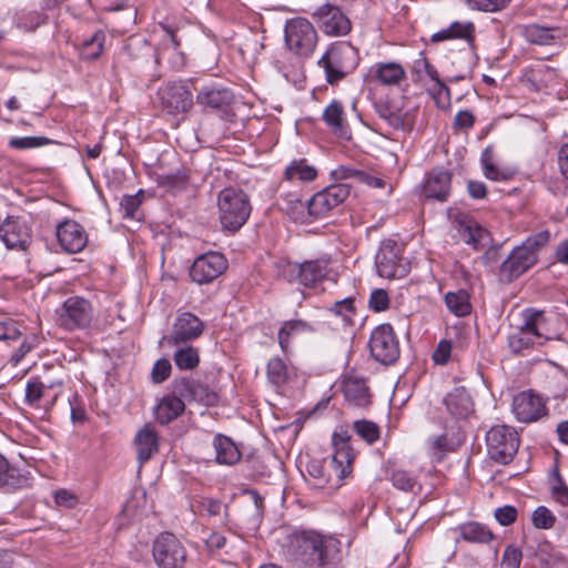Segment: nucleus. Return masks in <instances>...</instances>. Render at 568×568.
<instances>
[{
	"instance_id": "obj_36",
	"label": "nucleus",
	"mask_w": 568,
	"mask_h": 568,
	"mask_svg": "<svg viewBox=\"0 0 568 568\" xmlns=\"http://www.w3.org/2000/svg\"><path fill=\"white\" fill-rule=\"evenodd\" d=\"M313 327L305 321L291 320L282 324L278 329L277 339L280 347L283 352L287 353L290 349L291 342L298 335L307 332H312Z\"/></svg>"
},
{
	"instance_id": "obj_8",
	"label": "nucleus",
	"mask_w": 568,
	"mask_h": 568,
	"mask_svg": "<svg viewBox=\"0 0 568 568\" xmlns=\"http://www.w3.org/2000/svg\"><path fill=\"white\" fill-rule=\"evenodd\" d=\"M58 324L68 329L88 328L93 318L92 306L89 301L79 296H71L57 310Z\"/></svg>"
},
{
	"instance_id": "obj_31",
	"label": "nucleus",
	"mask_w": 568,
	"mask_h": 568,
	"mask_svg": "<svg viewBox=\"0 0 568 568\" xmlns=\"http://www.w3.org/2000/svg\"><path fill=\"white\" fill-rule=\"evenodd\" d=\"M444 403L450 415L463 418L468 416L473 410V403L468 393L463 388H455L444 398Z\"/></svg>"
},
{
	"instance_id": "obj_60",
	"label": "nucleus",
	"mask_w": 568,
	"mask_h": 568,
	"mask_svg": "<svg viewBox=\"0 0 568 568\" xmlns=\"http://www.w3.org/2000/svg\"><path fill=\"white\" fill-rule=\"evenodd\" d=\"M21 332L18 324L11 318H4L0 321V339L1 341H14L19 338Z\"/></svg>"
},
{
	"instance_id": "obj_46",
	"label": "nucleus",
	"mask_w": 568,
	"mask_h": 568,
	"mask_svg": "<svg viewBox=\"0 0 568 568\" xmlns=\"http://www.w3.org/2000/svg\"><path fill=\"white\" fill-rule=\"evenodd\" d=\"M355 433L367 444H373L379 438V427L374 422L359 419L354 423Z\"/></svg>"
},
{
	"instance_id": "obj_21",
	"label": "nucleus",
	"mask_w": 568,
	"mask_h": 568,
	"mask_svg": "<svg viewBox=\"0 0 568 568\" xmlns=\"http://www.w3.org/2000/svg\"><path fill=\"white\" fill-rule=\"evenodd\" d=\"M513 412L521 423H531L547 414L545 403L531 392H521L513 399Z\"/></svg>"
},
{
	"instance_id": "obj_22",
	"label": "nucleus",
	"mask_w": 568,
	"mask_h": 568,
	"mask_svg": "<svg viewBox=\"0 0 568 568\" xmlns=\"http://www.w3.org/2000/svg\"><path fill=\"white\" fill-rule=\"evenodd\" d=\"M351 437L347 433H334L332 444L334 454L332 457V465L339 479L347 477L352 471V464L355 458V453L351 446Z\"/></svg>"
},
{
	"instance_id": "obj_19",
	"label": "nucleus",
	"mask_w": 568,
	"mask_h": 568,
	"mask_svg": "<svg viewBox=\"0 0 568 568\" xmlns=\"http://www.w3.org/2000/svg\"><path fill=\"white\" fill-rule=\"evenodd\" d=\"M313 17L328 36H345L351 31L349 19L336 6L323 4L314 11Z\"/></svg>"
},
{
	"instance_id": "obj_12",
	"label": "nucleus",
	"mask_w": 568,
	"mask_h": 568,
	"mask_svg": "<svg viewBox=\"0 0 568 568\" xmlns=\"http://www.w3.org/2000/svg\"><path fill=\"white\" fill-rule=\"evenodd\" d=\"M349 192L351 187L346 183L329 185L307 201V213L315 219L323 217L343 203L348 197Z\"/></svg>"
},
{
	"instance_id": "obj_32",
	"label": "nucleus",
	"mask_w": 568,
	"mask_h": 568,
	"mask_svg": "<svg viewBox=\"0 0 568 568\" xmlns=\"http://www.w3.org/2000/svg\"><path fill=\"white\" fill-rule=\"evenodd\" d=\"M134 443L140 463L149 460L159 449L158 435L150 426H144L138 432Z\"/></svg>"
},
{
	"instance_id": "obj_18",
	"label": "nucleus",
	"mask_w": 568,
	"mask_h": 568,
	"mask_svg": "<svg viewBox=\"0 0 568 568\" xmlns=\"http://www.w3.org/2000/svg\"><path fill=\"white\" fill-rule=\"evenodd\" d=\"M0 239L9 250L27 251L32 241V235L24 221L8 216L0 223Z\"/></svg>"
},
{
	"instance_id": "obj_55",
	"label": "nucleus",
	"mask_w": 568,
	"mask_h": 568,
	"mask_svg": "<svg viewBox=\"0 0 568 568\" xmlns=\"http://www.w3.org/2000/svg\"><path fill=\"white\" fill-rule=\"evenodd\" d=\"M393 485L404 491L413 490L416 479L406 470H394L392 474Z\"/></svg>"
},
{
	"instance_id": "obj_17",
	"label": "nucleus",
	"mask_w": 568,
	"mask_h": 568,
	"mask_svg": "<svg viewBox=\"0 0 568 568\" xmlns=\"http://www.w3.org/2000/svg\"><path fill=\"white\" fill-rule=\"evenodd\" d=\"M454 225L459 239L475 250L485 248L490 245L489 232L467 214L458 213L454 217Z\"/></svg>"
},
{
	"instance_id": "obj_29",
	"label": "nucleus",
	"mask_w": 568,
	"mask_h": 568,
	"mask_svg": "<svg viewBox=\"0 0 568 568\" xmlns=\"http://www.w3.org/2000/svg\"><path fill=\"white\" fill-rule=\"evenodd\" d=\"M185 409V404L180 395L164 396L156 405L154 414L155 418L162 425L169 424L178 418Z\"/></svg>"
},
{
	"instance_id": "obj_10",
	"label": "nucleus",
	"mask_w": 568,
	"mask_h": 568,
	"mask_svg": "<svg viewBox=\"0 0 568 568\" xmlns=\"http://www.w3.org/2000/svg\"><path fill=\"white\" fill-rule=\"evenodd\" d=\"M402 245L393 240L381 243L375 256V266L379 276L385 278H402L407 274V264L402 257Z\"/></svg>"
},
{
	"instance_id": "obj_61",
	"label": "nucleus",
	"mask_w": 568,
	"mask_h": 568,
	"mask_svg": "<svg viewBox=\"0 0 568 568\" xmlns=\"http://www.w3.org/2000/svg\"><path fill=\"white\" fill-rule=\"evenodd\" d=\"M521 558V550L513 545H508L504 551L501 564L507 568H519Z\"/></svg>"
},
{
	"instance_id": "obj_6",
	"label": "nucleus",
	"mask_w": 568,
	"mask_h": 568,
	"mask_svg": "<svg viewBox=\"0 0 568 568\" xmlns=\"http://www.w3.org/2000/svg\"><path fill=\"white\" fill-rule=\"evenodd\" d=\"M546 318L541 311L527 310L524 325L520 329L508 336V347L515 354L546 341Z\"/></svg>"
},
{
	"instance_id": "obj_27",
	"label": "nucleus",
	"mask_w": 568,
	"mask_h": 568,
	"mask_svg": "<svg viewBox=\"0 0 568 568\" xmlns=\"http://www.w3.org/2000/svg\"><path fill=\"white\" fill-rule=\"evenodd\" d=\"M452 174L443 169L433 170L425 182L424 193L427 199L445 202L450 192Z\"/></svg>"
},
{
	"instance_id": "obj_40",
	"label": "nucleus",
	"mask_w": 568,
	"mask_h": 568,
	"mask_svg": "<svg viewBox=\"0 0 568 568\" xmlns=\"http://www.w3.org/2000/svg\"><path fill=\"white\" fill-rule=\"evenodd\" d=\"M173 359L178 368L193 369L200 363L199 351L197 348L189 345L179 347L173 354Z\"/></svg>"
},
{
	"instance_id": "obj_14",
	"label": "nucleus",
	"mask_w": 568,
	"mask_h": 568,
	"mask_svg": "<svg viewBox=\"0 0 568 568\" xmlns=\"http://www.w3.org/2000/svg\"><path fill=\"white\" fill-rule=\"evenodd\" d=\"M227 268V260L219 252H207L197 256L190 268V277L197 284L216 280Z\"/></svg>"
},
{
	"instance_id": "obj_37",
	"label": "nucleus",
	"mask_w": 568,
	"mask_h": 568,
	"mask_svg": "<svg viewBox=\"0 0 568 568\" xmlns=\"http://www.w3.org/2000/svg\"><path fill=\"white\" fill-rule=\"evenodd\" d=\"M28 477L19 469L11 467L7 459L0 455V483L8 489H18L28 485Z\"/></svg>"
},
{
	"instance_id": "obj_47",
	"label": "nucleus",
	"mask_w": 568,
	"mask_h": 568,
	"mask_svg": "<svg viewBox=\"0 0 568 568\" xmlns=\"http://www.w3.org/2000/svg\"><path fill=\"white\" fill-rule=\"evenodd\" d=\"M375 109L379 118L385 120L393 129H404L405 121L399 111L394 110L387 103H378Z\"/></svg>"
},
{
	"instance_id": "obj_43",
	"label": "nucleus",
	"mask_w": 568,
	"mask_h": 568,
	"mask_svg": "<svg viewBox=\"0 0 568 568\" xmlns=\"http://www.w3.org/2000/svg\"><path fill=\"white\" fill-rule=\"evenodd\" d=\"M143 200V192L139 191L133 195H124L120 202L122 216L124 219L141 221L142 214L140 213V206Z\"/></svg>"
},
{
	"instance_id": "obj_15",
	"label": "nucleus",
	"mask_w": 568,
	"mask_h": 568,
	"mask_svg": "<svg viewBox=\"0 0 568 568\" xmlns=\"http://www.w3.org/2000/svg\"><path fill=\"white\" fill-rule=\"evenodd\" d=\"M326 264L316 260L304 263L285 262L281 266V275L288 282L312 286L325 276Z\"/></svg>"
},
{
	"instance_id": "obj_7",
	"label": "nucleus",
	"mask_w": 568,
	"mask_h": 568,
	"mask_svg": "<svg viewBox=\"0 0 568 568\" xmlns=\"http://www.w3.org/2000/svg\"><path fill=\"white\" fill-rule=\"evenodd\" d=\"M488 454L491 459L500 464H508L519 447L517 432L505 425H497L486 434Z\"/></svg>"
},
{
	"instance_id": "obj_33",
	"label": "nucleus",
	"mask_w": 568,
	"mask_h": 568,
	"mask_svg": "<svg viewBox=\"0 0 568 568\" xmlns=\"http://www.w3.org/2000/svg\"><path fill=\"white\" fill-rule=\"evenodd\" d=\"M373 77L384 85H397L405 79V70L396 62H381L372 68Z\"/></svg>"
},
{
	"instance_id": "obj_38",
	"label": "nucleus",
	"mask_w": 568,
	"mask_h": 568,
	"mask_svg": "<svg viewBox=\"0 0 568 568\" xmlns=\"http://www.w3.org/2000/svg\"><path fill=\"white\" fill-rule=\"evenodd\" d=\"M444 300L447 308L458 317L466 316L471 312L469 294L465 290L448 292Z\"/></svg>"
},
{
	"instance_id": "obj_34",
	"label": "nucleus",
	"mask_w": 568,
	"mask_h": 568,
	"mask_svg": "<svg viewBox=\"0 0 568 568\" xmlns=\"http://www.w3.org/2000/svg\"><path fill=\"white\" fill-rule=\"evenodd\" d=\"M527 556L536 558L541 566L566 565V557L547 540L538 542L535 549L531 548V551L527 550Z\"/></svg>"
},
{
	"instance_id": "obj_48",
	"label": "nucleus",
	"mask_w": 568,
	"mask_h": 568,
	"mask_svg": "<svg viewBox=\"0 0 568 568\" xmlns=\"http://www.w3.org/2000/svg\"><path fill=\"white\" fill-rule=\"evenodd\" d=\"M428 93L433 97L436 105L440 109H448L450 105V89L443 82L437 81L427 88Z\"/></svg>"
},
{
	"instance_id": "obj_56",
	"label": "nucleus",
	"mask_w": 568,
	"mask_h": 568,
	"mask_svg": "<svg viewBox=\"0 0 568 568\" xmlns=\"http://www.w3.org/2000/svg\"><path fill=\"white\" fill-rule=\"evenodd\" d=\"M551 495L557 503L568 506V486L565 485L558 470L555 471V480L551 485Z\"/></svg>"
},
{
	"instance_id": "obj_35",
	"label": "nucleus",
	"mask_w": 568,
	"mask_h": 568,
	"mask_svg": "<svg viewBox=\"0 0 568 568\" xmlns=\"http://www.w3.org/2000/svg\"><path fill=\"white\" fill-rule=\"evenodd\" d=\"M463 540L474 544H488L494 539L493 531L484 524L468 521L455 528Z\"/></svg>"
},
{
	"instance_id": "obj_13",
	"label": "nucleus",
	"mask_w": 568,
	"mask_h": 568,
	"mask_svg": "<svg viewBox=\"0 0 568 568\" xmlns=\"http://www.w3.org/2000/svg\"><path fill=\"white\" fill-rule=\"evenodd\" d=\"M203 331L204 323L194 314L184 312L176 317L171 334L163 336L160 344L168 346L186 344L200 337Z\"/></svg>"
},
{
	"instance_id": "obj_5",
	"label": "nucleus",
	"mask_w": 568,
	"mask_h": 568,
	"mask_svg": "<svg viewBox=\"0 0 568 568\" xmlns=\"http://www.w3.org/2000/svg\"><path fill=\"white\" fill-rule=\"evenodd\" d=\"M217 205L221 224L223 229L231 232L240 230L252 211L248 196L235 187L223 189L219 194Z\"/></svg>"
},
{
	"instance_id": "obj_57",
	"label": "nucleus",
	"mask_w": 568,
	"mask_h": 568,
	"mask_svg": "<svg viewBox=\"0 0 568 568\" xmlns=\"http://www.w3.org/2000/svg\"><path fill=\"white\" fill-rule=\"evenodd\" d=\"M331 311L336 315L341 316L345 323L352 322V316L354 315V306L352 298H344L337 301L331 307Z\"/></svg>"
},
{
	"instance_id": "obj_28",
	"label": "nucleus",
	"mask_w": 568,
	"mask_h": 568,
	"mask_svg": "<svg viewBox=\"0 0 568 568\" xmlns=\"http://www.w3.org/2000/svg\"><path fill=\"white\" fill-rule=\"evenodd\" d=\"M212 445L215 450V460L220 465H234L241 459V452L237 445L227 436L217 434Z\"/></svg>"
},
{
	"instance_id": "obj_54",
	"label": "nucleus",
	"mask_w": 568,
	"mask_h": 568,
	"mask_svg": "<svg viewBox=\"0 0 568 568\" xmlns=\"http://www.w3.org/2000/svg\"><path fill=\"white\" fill-rule=\"evenodd\" d=\"M449 31L453 39H464L468 42L474 40L475 27L473 22L462 23L455 21L449 26Z\"/></svg>"
},
{
	"instance_id": "obj_52",
	"label": "nucleus",
	"mask_w": 568,
	"mask_h": 568,
	"mask_svg": "<svg viewBox=\"0 0 568 568\" xmlns=\"http://www.w3.org/2000/svg\"><path fill=\"white\" fill-rule=\"evenodd\" d=\"M189 183V175L185 169L178 170L174 174L163 178L162 184L173 191L184 190Z\"/></svg>"
},
{
	"instance_id": "obj_63",
	"label": "nucleus",
	"mask_w": 568,
	"mask_h": 568,
	"mask_svg": "<svg viewBox=\"0 0 568 568\" xmlns=\"http://www.w3.org/2000/svg\"><path fill=\"white\" fill-rule=\"evenodd\" d=\"M361 172V170H356L351 166L339 165L338 168L331 172V176L335 181H342L347 179H355L358 181V174Z\"/></svg>"
},
{
	"instance_id": "obj_3",
	"label": "nucleus",
	"mask_w": 568,
	"mask_h": 568,
	"mask_svg": "<svg viewBox=\"0 0 568 568\" xmlns=\"http://www.w3.org/2000/svg\"><path fill=\"white\" fill-rule=\"evenodd\" d=\"M320 36L313 23L303 17L286 20L284 26L285 49L295 58L310 59L318 44Z\"/></svg>"
},
{
	"instance_id": "obj_1",
	"label": "nucleus",
	"mask_w": 568,
	"mask_h": 568,
	"mask_svg": "<svg viewBox=\"0 0 568 568\" xmlns=\"http://www.w3.org/2000/svg\"><path fill=\"white\" fill-rule=\"evenodd\" d=\"M287 554L295 564L337 566L342 561V542L315 530L295 531L288 536Z\"/></svg>"
},
{
	"instance_id": "obj_26",
	"label": "nucleus",
	"mask_w": 568,
	"mask_h": 568,
	"mask_svg": "<svg viewBox=\"0 0 568 568\" xmlns=\"http://www.w3.org/2000/svg\"><path fill=\"white\" fill-rule=\"evenodd\" d=\"M343 394L349 404L357 407H365L371 403L366 379L353 373L344 377Z\"/></svg>"
},
{
	"instance_id": "obj_64",
	"label": "nucleus",
	"mask_w": 568,
	"mask_h": 568,
	"mask_svg": "<svg viewBox=\"0 0 568 568\" xmlns=\"http://www.w3.org/2000/svg\"><path fill=\"white\" fill-rule=\"evenodd\" d=\"M222 508L221 501L212 498H205L200 503V511L202 514L207 515L209 517H213L220 514Z\"/></svg>"
},
{
	"instance_id": "obj_30",
	"label": "nucleus",
	"mask_w": 568,
	"mask_h": 568,
	"mask_svg": "<svg viewBox=\"0 0 568 568\" xmlns=\"http://www.w3.org/2000/svg\"><path fill=\"white\" fill-rule=\"evenodd\" d=\"M61 381L43 382L40 377H31L26 384L24 403L33 408H40V402L48 389L61 387Z\"/></svg>"
},
{
	"instance_id": "obj_16",
	"label": "nucleus",
	"mask_w": 568,
	"mask_h": 568,
	"mask_svg": "<svg viewBox=\"0 0 568 568\" xmlns=\"http://www.w3.org/2000/svg\"><path fill=\"white\" fill-rule=\"evenodd\" d=\"M162 108L170 114L187 112L193 105V94L181 82L168 83L158 92Z\"/></svg>"
},
{
	"instance_id": "obj_42",
	"label": "nucleus",
	"mask_w": 568,
	"mask_h": 568,
	"mask_svg": "<svg viewBox=\"0 0 568 568\" xmlns=\"http://www.w3.org/2000/svg\"><path fill=\"white\" fill-rule=\"evenodd\" d=\"M280 207L294 220H298L303 217L305 210L307 211V201H302L296 193H288L282 197Z\"/></svg>"
},
{
	"instance_id": "obj_11",
	"label": "nucleus",
	"mask_w": 568,
	"mask_h": 568,
	"mask_svg": "<svg viewBox=\"0 0 568 568\" xmlns=\"http://www.w3.org/2000/svg\"><path fill=\"white\" fill-rule=\"evenodd\" d=\"M153 558L160 568H182L186 564V550L173 534L162 532L153 542Z\"/></svg>"
},
{
	"instance_id": "obj_24",
	"label": "nucleus",
	"mask_w": 568,
	"mask_h": 568,
	"mask_svg": "<svg viewBox=\"0 0 568 568\" xmlns=\"http://www.w3.org/2000/svg\"><path fill=\"white\" fill-rule=\"evenodd\" d=\"M234 100L232 91L221 84L210 83L203 85L196 95V102L212 110H225Z\"/></svg>"
},
{
	"instance_id": "obj_25",
	"label": "nucleus",
	"mask_w": 568,
	"mask_h": 568,
	"mask_svg": "<svg viewBox=\"0 0 568 568\" xmlns=\"http://www.w3.org/2000/svg\"><path fill=\"white\" fill-rule=\"evenodd\" d=\"M323 120L334 135L344 140L352 138L351 128L339 101L334 100L324 109Z\"/></svg>"
},
{
	"instance_id": "obj_59",
	"label": "nucleus",
	"mask_w": 568,
	"mask_h": 568,
	"mask_svg": "<svg viewBox=\"0 0 568 568\" xmlns=\"http://www.w3.org/2000/svg\"><path fill=\"white\" fill-rule=\"evenodd\" d=\"M518 511L514 506L506 505L499 508H496L494 511L495 519L501 526H509L514 524L517 519Z\"/></svg>"
},
{
	"instance_id": "obj_62",
	"label": "nucleus",
	"mask_w": 568,
	"mask_h": 568,
	"mask_svg": "<svg viewBox=\"0 0 568 568\" xmlns=\"http://www.w3.org/2000/svg\"><path fill=\"white\" fill-rule=\"evenodd\" d=\"M474 123L475 115L468 110H463L455 115L453 128L456 130H469L474 126Z\"/></svg>"
},
{
	"instance_id": "obj_9",
	"label": "nucleus",
	"mask_w": 568,
	"mask_h": 568,
	"mask_svg": "<svg viewBox=\"0 0 568 568\" xmlns=\"http://www.w3.org/2000/svg\"><path fill=\"white\" fill-rule=\"evenodd\" d=\"M371 355L384 365L395 363L399 357V343L390 324H381L371 333Z\"/></svg>"
},
{
	"instance_id": "obj_49",
	"label": "nucleus",
	"mask_w": 568,
	"mask_h": 568,
	"mask_svg": "<svg viewBox=\"0 0 568 568\" xmlns=\"http://www.w3.org/2000/svg\"><path fill=\"white\" fill-rule=\"evenodd\" d=\"M531 521L536 528L550 529L556 523V517L547 507L539 506L532 511Z\"/></svg>"
},
{
	"instance_id": "obj_58",
	"label": "nucleus",
	"mask_w": 568,
	"mask_h": 568,
	"mask_svg": "<svg viewBox=\"0 0 568 568\" xmlns=\"http://www.w3.org/2000/svg\"><path fill=\"white\" fill-rule=\"evenodd\" d=\"M369 307L375 312H383L388 308L389 297L385 290L377 288L371 293Z\"/></svg>"
},
{
	"instance_id": "obj_39",
	"label": "nucleus",
	"mask_w": 568,
	"mask_h": 568,
	"mask_svg": "<svg viewBox=\"0 0 568 568\" xmlns=\"http://www.w3.org/2000/svg\"><path fill=\"white\" fill-rule=\"evenodd\" d=\"M285 179L293 181L300 180L302 182L313 181L317 172L314 166L307 164L305 159L294 160L285 170Z\"/></svg>"
},
{
	"instance_id": "obj_45",
	"label": "nucleus",
	"mask_w": 568,
	"mask_h": 568,
	"mask_svg": "<svg viewBox=\"0 0 568 568\" xmlns=\"http://www.w3.org/2000/svg\"><path fill=\"white\" fill-rule=\"evenodd\" d=\"M53 143L47 136H13L9 140L8 145L14 150L38 149Z\"/></svg>"
},
{
	"instance_id": "obj_44",
	"label": "nucleus",
	"mask_w": 568,
	"mask_h": 568,
	"mask_svg": "<svg viewBox=\"0 0 568 568\" xmlns=\"http://www.w3.org/2000/svg\"><path fill=\"white\" fill-rule=\"evenodd\" d=\"M267 379L274 386H282L287 381V367L280 357L270 359L266 367Z\"/></svg>"
},
{
	"instance_id": "obj_51",
	"label": "nucleus",
	"mask_w": 568,
	"mask_h": 568,
	"mask_svg": "<svg viewBox=\"0 0 568 568\" xmlns=\"http://www.w3.org/2000/svg\"><path fill=\"white\" fill-rule=\"evenodd\" d=\"M528 41L537 44H546L552 39L551 29L538 24H531L526 28Z\"/></svg>"
},
{
	"instance_id": "obj_50",
	"label": "nucleus",
	"mask_w": 568,
	"mask_h": 568,
	"mask_svg": "<svg viewBox=\"0 0 568 568\" xmlns=\"http://www.w3.org/2000/svg\"><path fill=\"white\" fill-rule=\"evenodd\" d=\"M481 163L484 168V174L487 179L493 181H504L507 179V174L501 172L491 161V152L486 149L481 154Z\"/></svg>"
},
{
	"instance_id": "obj_41",
	"label": "nucleus",
	"mask_w": 568,
	"mask_h": 568,
	"mask_svg": "<svg viewBox=\"0 0 568 568\" xmlns=\"http://www.w3.org/2000/svg\"><path fill=\"white\" fill-rule=\"evenodd\" d=\"M105 41V34L102 30L95 31L89 39L82 43L81 57L85 60L98 59L102 51Z\"/></svg>"
},
{
	"instance_id": "obj_4",
	"label": "nucleus",
	"mask_w": 568,
	"mask_h": 568,
	"mask_svg": "<svg viewBox=\"0 0 568 568\" xmlns=\"http://www.w3.org/2000/svg\"><path fill=\"white\" fill-rule=\"evenodd\" d=\"M550 234L548 231L538 232L529 237L520 245L515 247L508 258L501 264V274L508 280H514L525 273L528 268L537 263L538 252L549 242Z\"/></svg>"
},
{
	"instance_id": "obj_2",
	"label": "nucleus",
	"mask_w": 568,
	"mask_h": 568,
	"mask_svg": "<svg viewBox=\"0 0 568 568\" xmlns=\"http://www.w3.org/2000/svg\"><path fill=\"white\" fill-rule=\"evenodd\" d=\"M359 62L358 51L349 42H333L317 61L323 69L325 80L335 85L352 73Z\"/></svg>"
},
{
	"instance_id": "obj_53",
	"label": "nucleus",
	"mask_w": 568,
	"mask_h": 568,
	"mask_svg": "<svg viewBox=\"0 0 568 568\" xmlns=\"http://www.w3.org/2000/svg\"><path fill=\"white\" fill-rule=\"evenodd\" d=\"M172 371L171 362L168 358L158 359L151 371V379L155 384H161L169 378Z\"/></svg>"
},
{
	"instance_id": "obj_23",
	"label": "nucleus",
	"mask_w": 568,
	"mask_h": 568,
	"mask_svg": "<svg viewBox=\"0 0 568 568\" xmlns=\"http://www.w3.org/2000/svg\"><path fill=\"white\" fill-rule=\"evenodd\" d=\"M57 239L68 253L82 251L88 242L84 229L73 220H65L57 226Z\"/></svg>"
},
{
	"instance_id": "obj_20",
	"label": "nucleus",
	"mask_w": 568,
	"mask_h": 568,
	"mask_svg": "<svg viewBox=\"0 0 568 568\" xmlns=\"http://www.w3.org/2000/svg\"><path fill=\"white\" fill-rule=\"evenodd\" d=\"M172 393L180 395L186 402H196L205 406L214 405L217 402V395L206 385L191 378H176L173 381Z\"/></svg>"
}]
</instances>
